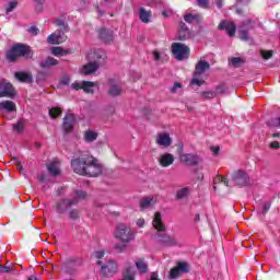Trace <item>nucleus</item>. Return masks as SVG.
Instances as JSON below:
<instances>
[{
    "mask_svg": "<svg viewBox=\"0 0 280 280\" xmlns=\"http://www.w3.org/2000/svg\"><path fill=\"white\" fill-rule=\"evenodd\" d=\"M71 167L80 176L97 177L102 174L104 166L100 161L89 154L71 161Z\"/></svg>",
    "mask_w": 280,
    "mask_h": 280,
    "instance_id": "obj_1",
    "label": "nucleus"
},
{
    "mask_svg": "<svg viewBox=\"0 0 280 280\" xmlns=\"http://www.w3.org/2000/svg\"><path fill=\"white\" fill-rule=\"evenodd\" d=\"M152 224L154 230L159 231L155 240L160 246H164L165 248H170L172 246H180V242L176 236L163 233V231H165V224L163 223V217L161 215V212H155Z\"/></svg>",
    "mask_w": 280,
    "mask_h": 280,
    "instance_id": "obj_2",
    "label": "nucleus"
},
{
    "mask_svg": "<svg viewBox=\"0 0 280 280\" xmlns=\"http://www.w3.org/2000/svg\"><path fill=\"white\" fill-rule=\"evenodd\" d=\"M89 60H94L83 66L81 69V73L83 75H91V73H95L97 69H100L103 65L106 63V52L104 50H94L88 55Z\"/></svg>",
    "mask_w": 280,
    "mask_h": 280,
    "instance_id": "obj_3",
    "label": "nucleus"
},
{
    "mask_svg": "<svg viewBox=\"0 0 280 280\" xmlns=\"http://www.w3.org/2000/svg\"><path fill=\"white\" fill-rule=\"evenodd\" d=\"M34 54H32V49L28 46L23 44H18L13 46L8 52L7 58L10 62H14L16 58H32Z\"/></svg>",
    "mask_w": 280,
    "mask_h": 280,
    "instance_id": "obj_4",
    "label": "nucleus"
},
{
    "mask_svg": "<svg viewBox=\"0 0 280 280\" xmlns=\"http://www.w3.org/2000/svg\"><path fill=\"white\" fill-rule=\"evenodd\" d=\"M211 65L205 60H200L195 68V72L190 84H195L196 86H202L205 84V71H209Z\"/></svg>",
    "mask_w": 280,
    "mask_h": 280,
    "instance_id": "obj_5",
    "label": "nucleus"
},
{
    "mask_svg": "<svg viewBox=\"0 0 280 280\" xmlns=\"http://www.w3.org/2000/svg\"><path fill=\"white\" fill-rule=\"evenodd\" d=\"M114 237H116V240H119L122 244H130V242L135 240V232H132V230L126 224H119L116 228Z\"/></svg>",
    "mask_w": 280,
    "mask_h": 280,
    "instance_id": "obj_6",
    "label": "nucleus"
},
{
    "mask_svg": "<svg viewBox=\"0 0 280 280\" xmlns=\"http://www.w3.org/2000/svg\"><path fill=\"white\" fill-rule=\"evenodd\" d=\"M172 54L175 60H186V58H189V47L182 43H173Z\"/></svg>",
    "mask_w": 280,
    "mask_h": 280,
    "instance_id": "obj_7",
    "label": "nucleus"
},
{
    "mask_svg": "<svg viewBox=\"0 0 280 280\" xmlns=\"http://www.w3.org/2000/svg\"><path fill=\"white\" fill-rule=\"evenodd\" d=\"M232 180L237 187H248L250 185V177L244 170L234 171Z\"/></svg>",
    "mask_w": 280,
    "mask_h": 280,
    "instance_id": "obj_8",
    "label": "nucleus"
},
{
    "mask_svg": "<svg viewBox=\"0 0 280 280\" xmlns=\"http://www.w3.org/2000/svg\"><path fill=\"white\" fill-rule=\"evenodd\" d=\"M71 89L73 91H84V93H95V89H100V85L97 82H91V81H79L71 84Z\"/></svg>",
    "mask_w": 280,
    "mask_h": 280,
    "instance_id": "obj_9",
    "label": "nucleus"
},
{
    "mask_svg": "<svg viewBox=\"0 0 280 280\" xmlns=\"http://www.w3.org/2000/svg\"><path fill=\"white\" fill-rule=\"evenodd\" d=\"M101 275L103 277H113V275H117V270H119V265L115 262V260H109L107 262H103L101 266Z\"/></svg>",
    "mask_w": 280,
    "mask_h": 280,
    "instance_id": "obj_10",
    "label": "nucleus"
},
{
    "mask_svg": "<svg viewBox=\"0 0 280 280\" xmlns=\"http://www.w3.org/2000/svg\"><path fill=\"white\" fill-rule=\"evenodd\" d=\"M14 95H16V92L12 83L5 80L0 81V97H14Z\"/></svg>",
    "mask_w": 280,
    "mask_h": 280,
    "instance_id": "obj_11",
    "label": "nucleus"
},
{
    "mask_svg": "<svg viewBox=\"0 0 280 280\" xmlns=\"http://www.w3.org/2000/svg\"><path fill=\"white\" fill-rule=\"evenodd\" d=\"M179 161L184 163V165H198L202 160L196 153H182Z\"/></svg>",
    "mask_w": 280,
    "mask_h": 280,
    "instance_id": "obj_12",
    "label": "nucleus"
},
{
    "mask_svg": "<svg viewBox=\"0 0 280 280\" xmlns=\"http://www.w3.org/2000/svg\"><path fill=\"white\" fill-rule=\"evenodd\" d=\"M155 143L160 148L167 149L173 143L172 136L168 132H160L156 135Z\"/></svg>",
    "mask_w": 280,
    "mask_h": 280,
    "instance_id": "obj_13",
    "label": "nucleus"
},
{
    "mask_svg": "<svg viewBox=\"0 0 280 280\" xmlns=\"http://www.w3.org/2000/svg\"><path fill=\"white\" fill-rule=\"evenodd\" d=\"M73 205H78L77 199H61L57 203V213H65L67 209L73 207Z\"/></svg>",
    "mask_w": 280,
    "mask_h": 280,
    "instance_id": "obj_14",
    "label": "nucleus"
},
{
    "mask_svg": "<svg viewBox=\"0 0 280 280\" xmlns=\"http://www.w3.org/2000/svg\"><path fill=\"white\" fill-rule=\"evenodd\" d=\"M174 154L172 153H163L159 156L158 162L161 167H170V165H174Z\"/></svg>",
    "mask_w": 280,
    "mask_h": 280,
    "instance_id": "obj_15",
    "label": "nucleus"
},
{
    "mask_svg": "<svg viewBox=\"0 0 280 280\" xmlns=\"http://www.w3.org/2000/svg\"><path fill=\"white\" fill-rule=\"evenodd\" d=\"M253 25H250V20L245 21L240 27H238V36L241 40H248V30H250Z\"/></svg>",
    "mask_w": 280,
    "mask_h": 280,
    "instance_id": "obj_16",
    "label": "nucleus"
},
{
    "mask_svg": "<svg viewBox=\"0 0 280 280\" xmlns=\"http://www.w3.org/2000/svg\"><path fill=\"white\" fill-rule=\"evenodd\" d=\"M73 124H75V116L73 114H67L63 118L65 132H71L73 130Z\"/></svg>",
    "mask_w": 280,
    "mask_h": 280,
    "instance_id": "obj_17",
    "label": "nucleus"
},
{
    "mask_svg": "<svg viewBox=\"0 0 280 280\" xmlns=\"http://www.w3.org/2000/svg\"><path fill=\"white\" fill-rule=\"evenodd\" d=\"M218 30H225L229 36H235V23L233 22H226V21H222L219 26Z\"/></svg>",
    "mask_w": 280,
    "mask_h": 280,
    "instance_id": "obj_18",
    "label": "nucleus"
},
{
    "mask_svg": "<svg viewBox=\"0 0 280 280\" xmlns=\"http://www.w3.org/2000/svg\"><path fill=\"white\" fill-rule=\"evenodd\" d=\"M177 38L178 40H188V38H191V32L183 22L179 24Z\"/></svg>",
    "mask_w": 280,
    "mask_h": 280,
    "instance_id": "obj_19",
    "label": "nucleus"
},
{
    "mask_svg": "<svg viewBox=\"0 0 280 280\" xmlns=\"http://www.w3.org/2000/svg\"><path fill=\"white\" fill-rule=\"evenodd\" d=\"M67 40V37L63 36L61 33H52L48 36L47 42L50 45H60Z\"/></svg>",
    "mask_w": 280,
    "mask_h": 280,
    "instance_id": "obj_20",
    "label": "nucleus"
},
{
    "mask_svg": "<svg viewBox=\"0 0 280 280\" xmlns=\"http://www.w3.org/2000/svg\"><path fill=\"white\" fill-rule=\"evenodd\" d=\"M156 205V198L154 197H145L140 201L141 211H145V209H152Z\"/></svg>",
    "mask_w": 280,
    "mask_h": 280,
    "instance_id": "obj_21",
    "label": "nucleus"
},
{
    "mask_svg": "<svg viewBox=\"0 0 280 280\" xmlns=\"http://www.w3.org/2000/svg\"><path fill=\"white\" fill-rule=\"evenodd\" d=\"M47 170L51 176H58L60 174V162L58 160L50 162Z\"/></svg>",
    "mask_w": 280,
    "mask_h": 280,
    "instance_id": "obj_22",
    "label": "nucleus"
},
{
    "mask_svg": "<svg viewBox=\"0 0 280 280\" xmlns=\"http://www.w3.org/2000/svg\"><path fill=\"white\" fill-rule=\"evenodd\" d=\"M98 34H100V38L104 40V43H113L115 38L113 31H108L106 28H102Z\"/></svg>",
    "mask_w": 280,
    "mask_h": 280,
    "instance_id": "obj_23",
    "label": "nucleus"
},
{
    "mask_svg": "<svg viewBox=\"0 0 280 280\" xmlns=\"http://www.w3.org/2000/svg\"><path fill=\"white\" fill-rule=\"evenodd\" d=\"M14 78L19 82H25L26 84H30V82H32V74L28 72H23V71L15 72Z\"/></svg>",
    "mask_w": 280,
    "mask_h": 280,
    "instance_id": "obj_24",
    "label": "nucleus"
},
{
    "mask_svg": "<svg viewBox=\"0 0 280 280\" xmlns=\"http://www.w3.org/2000/svg\"><path fill=\"white\" fill-rule=\"evenodd\" d=\"M5 110V113H14L16 110V104L12 101L0 102V112Z\"/></svg>",
    "mask_w": 280,
    "mask_h": 280,
    "instance_id": "obj_25",
    "label": "nucleus"
},
{
    "mask_svg": "<svg viewBox=\"0 0 280 280\" xmlns=\"http://www.w3.org/2000/svg\"><path fill=\"white\" fill-rule=\"evenodd\" d=\"M139 19L142 23H150L152 19V11L145 10L144 8L139 9Z\"/></svg>",
    "mask_w": 280,
    "mask_h": 280,
    "instance_id": "obj_26",
    "label": "nucleus"
},
{
    "mask_svg": "<svg viewBox=\"0 0 280 280\" xmlns=\"http://www.w3.org/2000/svg\"><path fill=\"white\" fill-rule=\"evenodd\" d=\"M105 256H106V252L104 249H98L94 252L93 257L96 266H102L104 264Z\"/></svg>",
    "mask_w": 280,
    "mask_h": 280,
    "instance_id": "obj_27",
    "label": "nucleus"
},
{
    "mask_svg": "<svg viewBox=\"0 0 280 280\" xmlns=\"http://www.w3.org/2000/svg\"><path fill=\"white\" fill-rule=\"evenodd\" d=\"M50 51L52 54V56H69V54H73V50H67V49H62V47H52L50 48Z\"/></svg>",
    "mask_w": 280,
    "mask_h": 280,
    "instance_id": "obj_28",
    "label": "nucleus"
},
{
    "mask_svg": "<svg viewBox=\"0 0 280 280\" xmlns=\"http://www.w3.org/2000/svg\"><path fill=\"white\" fill-rule=\"evenodd\" d=\"M97 137H100L97 131L86 130L84 132V141H86V143H93V141L97 140Z\"/></svg>",
    "mask_w": 280,
    "mask_h": 280,
    "instance_id": "obj_29",
    "label": "nucleus"
},
{
    "mask_svg": "<svg viewBox=\"0 0 280 280\" xmlns=\"http://www.w3.org/2000/svg\"><path fill=\"white\" fill-rule=\"evenodd\" d=\"M56 65H58V60L54 57H48L40 62L42 69H48V67H56Z\"/></svg>",
    "mask_w": 280,
    "mask_h": 280,
    "instance_id": "obj_30",
    "label": "nucleus"
},
{
    "mask_svg": "<svg viewBox=\"0 0 280 280\" xmlns=\"http://www.w3.org/2000/svg\"><path fill=\"white\" fill-rule=\"evenodd\" d=\"M152 56L155 62H165L167 60V54L164 51L153 50Z\"/></svg>",
    "mask_w": 280,
    "mask_h": 280,
    "instance_id": "obj_31",
    "label": "nucleus"
},
{
    "mask_svg": "<svg viewBox=\"0 0 280 280\" xmlns=\"http://www.w3.org/2000/svg\"><path fill=\"white\" fill-rule=\"evenodd\" d=\"M184 20L186 23H200V21H202V15L188 13L184 16Z\"/></svg>",
    "mask_w": 280,
    "mask_h": 280,
    "instance_id": "obj_32",
    "label": "nucleus"
},
{
    "mask_svg": "<svg viewBox=\"0 0 280 280\" xmlns=\"http://www.w3.org/2000/svg\"><path fill=\"white\" fill-rule=\"evenodd\" d=\"M213 183H214V186H213L214 191L218 190V185H220V184L224 185L225 187H229V179H226V177H223L220 175L214 177Z\"/></svg>",
    "mask_w": 280,
    "mask_h": 280,
    "instance_id": "obj_33",
    "label": "nucleus"
},
{
    "mask_svg": "<svg viewBox=\"0 0 280 280\" xmlns=\"http://www.w3.org/2000/svg\"><path fill=\"white\" fill-rule=\"evenodd\" d=\"M108 93H109V95H112V97H117V95H121V85H119L117 83H113L109 86Z\"/></svg>",
    "mask_w": 280,
    "mask_h": 280,
    "instance_id": "obj_34",
    "label": "nucleus"
},
{
    "mask_svg": "<svg viewBox=\"0 0 280 280\" xmlns=\"http://www.w3.org/2000/svg\"><path fill=\"white\" fill-rule=\"evenodd\" d=\"M136 268L140 272V275H143L148 272V262L143 259H139L136 261Z\"/></svg>",
    "mask_w": 280,
    "mask_h": 280,
    "instance_id": "obj_35",
    "label": "nucleus"
},
{
    "mask_svg": "<svg viewBox=\"0 0 280 280\" xmlns=\"http://www.w3.org/2000/svg\"><path fill=\"white\" fill-rule=\"evenodd\" d=\"M13 130H15V132H23V130H25V119H20L16 124H14Z\"/></svg>",
    "mask_w": 280,
    "mask_h": 280,
    "instance_id": "obj_36",
    "label": "nucleus"
},
{
    "mask_svg": "<svg viewBox=\"0 0 280 280\" xmlns=\"http://www.w3.org/2000/svg\"><path fill=\"white\" fill-rule=\"evenodd\" d=\"M176 196H177L178 200H183V198H187V196H189V188L184 187V188L177 190Z\"/></svg>",
    "mask_w": 280,
    "mask_h": 280,
    "instance_id": "obj_37",
    "label": "nucleus"
},
{
    "mask_svg": "<svg viewBox=\"0 0 280 280\" xmlns=\"http://www.w3.org/2000/svg\"><path fill=\"white\" fill-rule=\"evenodd\" d=\"M48 113L52 119H56V117H60V115H62V109L59 107H51Z\"/></svg>",
    "mask_w": 280,
    "mask_h": 280,
    "instance_id": "obj_38",
    "label": "nucleus"
},
{
    "mask_svg": "<svg viewBox=\"0 0 280 280\" xmlns=\"http://www.w3.org/2000/svg\"><path fill=\"white\" fill-rule=\"evenodd\" d=\"M231 65L237 69L244 65V59H242V57H234L231 59Z\"/></svg>",
    "mask_w": 280,
    "mask_h": 280,
    "instance_id": "obj_39",
    "label": "nucleus"
},
{
    "mask_svg": "<svg viewBox=\"0 0 280 280\" xmlns=\"http://www.w3.org/2000/svg\"><path fill=\"white\" fill-rule=\"evenodd\" d=\"M176 267L180 273L189 272V265L187 262H178Z\"/></svg>",
    "mask_w": 280,
    "mask_h": 280,
    "instance_id": "obj_40",
    "label": "nucleus"
},
{
    "mask_svg": "<svg viewBox=\"0 0 280 280\" xmlns=\"http://www.w3.org/2000/svg\"><path fill=\"white\" fill-rule=\"evenodd\" d=\"M84 199H86V191L77 190L75 198H73L72 200H77V202H80V200H84Z\"/></svg>",
    "mask_w": 280,
    "mask_h": 280,
    "instance_id": "obj_41",
    "label": "nucleus"
},
{
    "mask_svg": "<svg viewBox=\"0 0 280 280\" xmlns=\"http://www.w3.org/2000/svg\"><path fill=\"white\" fill-rule=\"evenodd\" d=\"M180 91H183V84L175 82L173 84V86L171 88V93L176 94V93H180Z\"/></svg>",
    "mask_w": 280,
    "mask_h": 280,
    "instance_id": "obj_42",
    "label": "nucleus"
},
{
    "mask_svg": "<svg viewBox=\"0 0 280 280\" xmlns=\"http://www.w3.org/2000/svg\"><path fill=\"white\" fill-rule=\"evenodd\" d=\"M170 277L171 279H178V277H180V270H178V267L171 269Z\"/></svg>",
    "mask_w": 280,
    "mask_h": 280,
    "instance_id": "obj_43",
    "label": "nucleus"
},
{
    "mask_svg": "<svg viewBox=\"0 0 280 280\" xmlns=\"http://www.w3.org/2000/svg\"><path fill=\"white\" fill-rule=\"evenodd\" d=\"M269 126L272 128H280V117L271 118L269 120Z\"/></svg>",
    "mask_w": 280,
    "mask_h": 280,
    "instance_id": "obj_44",
    "label": "nucleus"
},
{
    "mask_svg": "<svg viewBox=\"0 0 280 280\" xmlns=\"http://www.w3.org/2000/svg\"><path fill=\"white\" fill-rule=\"evenodd\" d=\"M201 96L205 97V100H213V97H215V92L213 91L202 92Z\"/></svg>",
    "mask_w": 280,
    "mask_h": 280,
    "instance_id": "obj_45",
    "label": "nucleus"
},
{
    "mask_svg": "<svg viewBox=\"0 0 280 280\" xmlns=\"http://www.w3.org/2000/svg\"><path fill=\"white\" fill-rule=\"evenodd\" d=\"M127 246H128V243L121 242V243L116 244L115 248H116V250H118V253H124L126 250Z\"/></svg>",
    "mask_w": 280,
    "mask_h": 280,
    "instance_id": "obj_46",
    "label": "nucleus"
},
{
    "mask_svg": "<svg viewBox=\"0 0 280 280\" xmlns=\"http://www.w3.org/2000/svg\"><path fill=\"white\" fill-rule=\"evenodd\" d=\"M70 220H78L80 218V212L75 209L69 211Z\"/></svg>",
    "mask_w": 280,
    "mask_h": 280,
    "instance_id": "obj_47",
    "label": "nucleus"
},
{
    "mask_svg": "<svg viewBox=\"0 0 280 280\" xmlns=\"http://www.w3.org/2000/svg\"><path fill=\"white\" fill-rule=\"evenodd\" d=\"M260 54L265 60L272 58V50H260Z\"/></svg>",
    "mask_w": 280,
    "mask_h": 280,
    "instance_id": "obj_48",
    "label": "nucleus"
},
{
    "mask_svg": "<svg viewBox=\"0 0 280 280\" xmlns=\"http://www.w3.org/2000/svg\"><path fill=\"white\" fill-rule=\"evenodd\" d=\"M18 5L16 1H11L9 2V5L7 8V14H10V12H12Z\"/></svg>",
    "mask_w": 280,
    "mask_h": 280,
    "instance_id": "obj_49",
    "label": "nucleus"
},
{
    "mask_svg": "<svg viewBox=\"0 0 280 280\" xmlns=\"http://www.w3.org/2000/svg\"><path fill=\"white\" fill-rule=\"evenodd\" d=\"M0 272H12V267L8 266V265H1L0 264Z\"/></svg>",
    "mask_w": 280,
    "mask_h": 280,
    "instance_id": "obj_50",
    "label": "nucleus"
},
{
    "mask_svg": "<svg viewBox=\"0 0 280 280\" xmlns=\"http://www.w3.org/2000/svg\"><path fill=\"white\" fill-rule=\"evenodd\" d=\"M199 8H209V0H197Z\"/></svg>",
    "mask_w": 280,
    "mask_h": 280,
    "instance_id": "obj_51",
    "label": "nucleus"
},
{
    "mask_svg": "<svg viewBox=\"0 0 280 280\" xmlns=\"http://www.w3.org/2000/svg\"><path fill=\"white\" fill-rule=\"evenodd\" d=\"M214 5L218 8V10H222V7L224 5V0H214Z\"/></svg>",
    "mask_w": 280,
    "mask_h": 280,
    "instance_id": "obj_52",
    "label": "nucleus"
},
{
    "mask_svg": "<svg viewBox=\"0 0 280 280\" xmlns=\"http://www.w3.org/2000/svg\"><path fill=\"white\" fill-rule=\"evenodd\" d=\"M136 224H137V226H139V229H143V226H145V220L144 219H138Z\"/></svg>",
    "mask_w": 280,
    "mask_h": 280,
    "instance_id": "obj_53",
    "label": "nucleus"
},
{
    "mask_svg": "<svg viewBox=\"0 0 280 280\" xmlns=\"http://www.w3.org/2000/svg\"><path fill=\"white\" fill-rule=\"evenodd\" d=\"M69 82H71V79L69 77H63L60 81V84H62L63 86H67Z\"/></svg>",
    "mask_w": 280,
    "mask_h": 280,
    "instance_id": "obj_54",
    "label": "nucleus"
},
{
    "mask_svg": "<svg viewBox=\"0 0 280 280\" xmlns=\"http://www.w3.org/2000/svg\"><path fill=\"white\" fill-rule=\"evenodd\" d=\"M270 202L264 203L262 206V213H268V211H270Z\"/></svg>",
    "mask_w": 280,
    "mask_h": 280,
    "instance_id": "obj_55",
    "label": "nucleus"
},
{
    "mask_svg": "<svg viewBox=\"0 0 280 280\" xmlns=\"http://www.w3.org/2000/svg\"><path fill=\"white\" fill-rule=\"evenodd\" d=\"M55 23H56L57 27H65V20H62V19L56 20Z\"/></svg>",
    "mask_w": 280,
    "mask_h": 280,
    "instance_id": "obj_56",
    "label": "nucleus"
},
{
    "mask_svg": "<svg viewBox=\"0 0 280 280\" xmlns=\"http://www.w3.org/2000/svg\"><path fill=\"white\" fill-rule=\"evenodd\" d=\"M210 150L214 154V156H218V154H220V147H212L210 148Z\"/></svg>",
    "mask_w": 280,
    "mask_h": 280,
    "instance_id": "obj_57",
    "label": "nucleus"
},
{
    "mask_svg": "<svg viewBox=\"0 0 280 280\" xmlns=\"http://www.w3.org/2000/svg\"><path fill=\"white\" fill-rule=\"evenodd\" d=\"M270 148H271L272 150H279L280 143L277 142V141H273V142L270 143Z\"/></svg>",
    "mask_w": 280,
    "mask_h": 280,
    "instance_id": "obj_58",
    "label": "nucleus"
},
{
    "mask_svg": "<svg viewBox=\"0 0 280 280\" xmlns=\"http://www.w3.org/2000/svg\"><path fill=\"white\" fill-rule=\"evenodd\" d=\"M30 33L33 34V36H36V34H38V28L36 26H31Z\"/></svg>",
    "mask_w": 280,
    "mask_h": 280,
    "instance_id": "obj_59",
    "label": "nucleus"
},
{
    "mask_svg": "<svg viewBox=\"0 0 280 280\" xmlns=\"http://www.w3.org/2000/svg\"><path fill=\"white\" fill-rule=\"evenodd\" d=\"M237 5H246L247 3H250V0H236Z\"/></svg>",
    "mask_w": 280,
    "mask_h": 280,
    "instance_id": "obj_60",
    "label": "nucleus"
},
{
    "mask_svg": "<svg viewBox=\"0 0 280 280\" xmlns=\"http://www.w3.org/2000/svg\"><path fill=\"white\" fill-rule=\"evenodd\" d=\"M45 175H42L40 177H39V183H45Z\"/></svg>",
    "mask_w": 280,
    "mask_h": 280,
    "instance_id": "obj_61",
    "label": "nucleus"
},
{
    "mask_svg": "<svg viewBox=\"0 0 280 280\" xmlns=\"http://www.w3.org/2000/svg\"><path fill=\"white\" fill-rule=\"evenodd\" d=\"M150 280H160V279H158L156 277H152Z\"/></svg>",
    "mask_w": 280,
    "mask_h": 280,
    "instance_id": "obj_62",
    "label": "nucleus"
},
{
    "mask_svg": "<svg viewBox=\"0 0 280 280\" xmlns=\"http://www.w3.org/2000/svg\"><path fill=\"white\" fill-rule=\"evenodd\" d=\"M27 280H38V278H28Z\"/></svg>",
    "mask_w": 280,
    "mask_h": 280,
    "instance_id": "obj_63",
    "label": "nucleus"
},
{
    "mask_svg": "<svg viewBox=\"0 0 280 280\" xmlns=\"http://www.w3.org/2000/svg\"><path fill=\"white\" fill-rule=\"evenodd\" d=\"M97 11H98V14H101V16H102L103 13H102V11L100 10V8H97Z\"/></svg>",
    "mask_w": 280,
    "mask_h": 280,
    "instance_id": "obj_64",
    "label": "nucleus"
}]
</instances>
